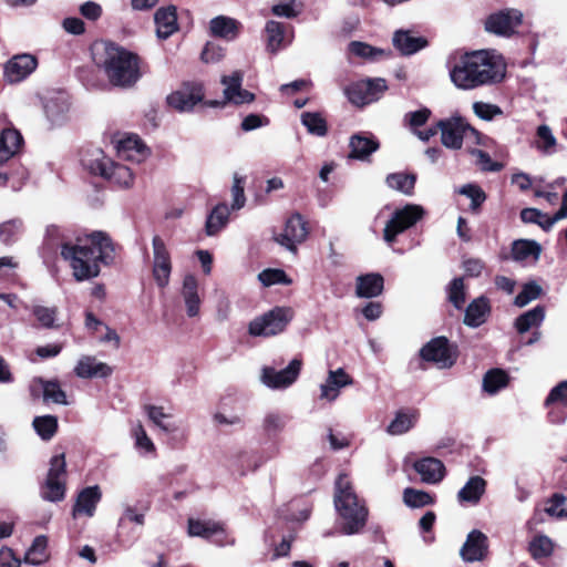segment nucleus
I'll use <instances>...</instances> for the list:
<instances>
[{
	"label": "nucleus",
	"instance_id": "bb28decb",
	"mask_svg": "<svg viewBox=\"0 0 567 567\" xmlns=\"http://www.w3.org/2000/svg\"><path fill=\"white\" fill-rule=\"evenodd\" d=\"M413 467L420 475L422 482L436 484L445 475V466L442 461L435 457H423L414 462Z\"/></svg>",
	"mask_w": 567,
	"mask_h": 567
},
{
	"label": "nucleus",
	"instance_id": "864d4df0",
	"mask_svg": "<svg viewBox=\"0 0 567 567\" xmlns=\"http://www.w3.org/2000/svg\"><path fill=\"white\" fill-rule=\"evenodd\" d=\"M23 229V223L19 218L7 220L0 224V240L11 244L18 239Z\"/></svg>",
	"mask_w": 567,
	"mask_h": 567
},
{
	"label": "nucleus",
	"instance_id": "4be33fe9",
	"mask_svg": "<svg viewBox=\"0 0 567 567\" xmlns=\"http://www.w3.org/2000/svg\"><path fill=\"white\" fill-rule=\"evenodd\" d=\"M156 35L166 40L178 30L177 9L173 4L159 7L154 14Z\"/></svg>",
	"mask_w": 567,
	"mask_h": 567
},
{
	"label": "nucleus",
	"instance_id": "a18cd8bd",
	"mask_svg": "<svg viewBox=\"0 0 567 567\" xmlns=\"http://www.w3.org/2000/svg\"><path fill=\"white\" fill-rule=\"evenodd\" d=\"M509 382L507 372L502 369H492L484 374L483 390L489 395H494L506 388Z\"/></svg>",
	"mask_w": 567,
	"mask_h": 567
},
{
	"label": "nucleus",
	"instance_id": "412c9836",
	"mask_svg": "<svg viewBox=\"0 0 567 567\" xmlns=\"http://www.w3.org/2000/svg\"><path fill=\"white\" fill-rule=\"evenodd\" d=\"M393 47L404 56H410L429 45L424 37L415 35L410 30H396L392 38Z\"/></svg>",
	"mask_w": 567,
	"mask_h": 567
},
{
	"label": "nucleus",
	"instance_id": "f03ea898",
	"mask_svg": "<svg viewBox=\"0 0 567 567\" xmlns=\"http://www.w3.org/2000/svg\"><path fill=\"white\" fill-rule=\"evenodd\" d=\"M452 83L461 90H474L503 81L506 64L503 58L492 50L464 53L450 68Z\"/></svg>",
	"mask_w": 567,
	"mask_h": 567
},
{
	"label": "nucleus",
	"instance_id": "f704fd0d",
	"mask_svg": "<svg viewBox=\"0 0 567 567\" xmlns=\"http://www.w3.org/2000/svg\"><path fill=\"white\" fill-rule=\"evenodd\" d=\"M348 50L351 54L372 62L381 61L391 56L390 50L375 48L361 41L350 42Z\"/></svg>",
	"mask_w": 567,
	"mask_h": 567
},
{
	"label": "nucleus",
	"instance_id": "c9c22d12",
	"mask_svg": "<svg viewBox=\"0 0 567 567\" xmlns=\"http://www.w3.org/2000/svg\"><path fill=\"white\" fill-rule=\"evenodd\" d=\"M419 413L414 410H400L386 427L390 435H402L410 431L416 423Z\"/></svg>",
	"mask_w": 567,
	"mask_h": 567
},
{
	"label": "nucleus",
	"instance_id": "473e14b6",
	"mask_svg": "<svg viewBox=\"0 0 567 567\" xmlns=\"http://www.w3.org/2000/svg\"><path fill=\"white\" fill-rule=\"evenodd\" d=\"M491 307L487 298L481 296L474 299L465 309L464 323L471 328L482 326L489 315Z\"/></svg>",
	"mask_w": 567,
	"mask_h": 567
},
{
	"label": "nucleus",
	"instance_id": "052dcab7",
	"mask_svg": "<svg viewBox=\"0 0 567 567\" xmlns=\"http://www.w3.org/2000/svg\"><path fill=\"white\" fill-rule=\"evenodd\" d=\"M486 481L481 476H472L458 491L457 496H482L485 493Z\"/></svg>",
	"mask_w": 567,
	"mask_h": 567
},
{
	"label": "nucleus",
	"instance_id": "20e7f679",
	"mask_svg": "<svg viewBox=\"0 0 567 567\" xmlns=\"http://www.w3.org/2000/svg\"><path fill=\"white\" fill-rule=\"evenodd\" d=\"M82 163L92 174L100 175L121 187L128 188L133 185L134 173L132 169L113 162L102 150H95L91 157L83 158Z\"/></svg>",
	"mask_w": 567,
	"mask_h": 567
},
{
	"label": "nucleus",
	"instance_id": "e2e57ef3",
	"mask_svg": "<svg viewBox=\"0 0 567 567\" xmlns=\"http://www.w3.org/2000/svg\"><path fill=\"white\" fill-rule=\"evenodd\" d=\"M473 112L477 117L484 121H492L495 116L503 114L499 106L485 102H474Z\"/></svg>",
	"mask_w": 567,
	"mask_h": 567
},
{
	"label": "nucleus",
	"instance_id": "dca6fc26",
	"mask_svg": "<svg viewBox=\"0 0 567 567\" xmlns=\"http://www.w3.org/2000/svg\"><path fill=\"white\" fill-rule=\"evenodd\" d=\"M187 533L190 537H202L205 539H212L218 546L231 545L234 540L226 539L225 528L221 523L214 520H202L189 518Z\"/></svg>",
	"mask_w": 567,
	"mask_h": 567
},
{
	"label": "nucleus",
	"instance_id": "2f4dec72",
	"mask_svg": "<svg viewBox=\"0 0 567 567\" xmlns=\"http://www.w3.org/2000/svg\"><path fill=\"white\" fill-rule=\"evenodd\" d=\"M350 157L365 159L379 148V142L370 134L359 133L350 138Z\"/></svg>",
	"mask_w": 567,
	"mask_h": 567
},
{
	"label": "nucleus",
	"instance_id": "7ed1b4c3",
	"mask_svg": "<svg viewBox=\"0 0 567 567\" xmlns=\"http://www.w3.org/2000/svg\"><path fill=\"white\" fill-rule=\"evenodd\" d=\"M109 81L121 87L134 85L141 78L137 54L114 43H105L103 54L96 61Z\"/></svg>",
	"mask_w": 567,
	"mask_h": 567
},
{
	"label": "nucleus",
	"instance_id": "72a5a7b5",
	"mask_svg": "<svg viewBox=\"0 0 567 567\" xmlns=\"http://www.w3.org/2000/svg\"><path fill=\"white\" fill-rule=\"evenodd\" d=\"M383 277L380 274H367L357 278L355 293L359 298L378 297L383 291Z\"/></svg>",
	"mask_w": 567,
	"mask_h": 567
},
{
	"label": "nucleus",
	"instance_id": "a211bd4d",
	"mask_svg": "<svg viewBox=\"0 0 567 567\" xmlns=\"http://www.w3.org/2000/svg\"><path fill=\"white\" fill-rule=\"evenodd\" d=\"M37 66L35 56L28 53L18 54L6 63L3 78L9 83H19L27 79Z\"/></svg>",
	"mask_w": 567,
	"mask_h": 567
},
{
	"label": "nucleus",
	"instance_id": "5701e85b",
	"mask_svg": "<svg viewBox=\"0 0 567 567\" xmlns=\"http://www.w3.org/2000/svg\"><path fill=\"white\" fill-rule=\"evenodd\" d=\"M65 467L66 463L64 454H58L51 458L47 477V487L49 489L50 496H64Z\"/></svg>",
	"mask_w": 567,
	"mask_h": 567
},
{
	"label": "nucleus",
	"instance_id": "ddd939ff",
	"mask_svg": "<svg viewBox=\"0 0 567 567\" xmlns=\"http://www.w3.org/2000/svg\"><path fill=\"white\" fill-rule=\"evenodd\" d=\"M153 248V277L158 287L164 288L169 282L172 260L164 239L155 235L152 239Z\"/></svg>",
	"mask_w": 567,
	"mask_h": 567
},
{
	"label": "nucleus",
	"instance_id": "5fc2aeb1",
	"mask_svg": "<svg viewBox=\"0 0 567 567\" xmlns=\"http://www.w3.org/2000/svg\"><path fill=\"white\" fill-rule=\"evenodd\" d=\"M431 111L427 107H422L417 111L408 112L403 117V123L414 134L429 121Z\"/></svg>",
	"mask_w": 567,
	"mask_h": 567
},
{
	"label": "nucleus",
	"instance_id": "58836bf2",
	"mask_svg": "<svg viewBox=\"0 0 567 567\" xmlns=\"http://www.w3.org/2000/svg\"><path fill=\"white\" fill-rule=\"evenodd\" d=\"M229 208L226 204H218L207 216L205 231L208 236L217 235L228 223Z\"/></svg>",
	"mask_w": 567,
	"mask_h": 567
},
{
	"label": "nucleus",
	"instance_id": "49530a36",
	"mask_svg": "<svg viewBox=\"0 0 567 567\" xmlns=\"http://www.w3.org/2000/svg\"><path fill=\"white\" fill-rule=\"evenodd\" d=\"M520 218L526 224H537L545 231L550 230L551 227L558 221L555 219V214L553 216H548L537 208H524L520 212Z\"/></svg>",
	"mask_w": 567,
	"mask_h": 567
},
{
	"label": "nucleus",
	"instance_id": "680f3d73",
	"mask_svg": "<svg viewBox=\"0 0 567 567\" xmlns=\"http://www.w3.org/2000/svg\"><path fill=\"white\" fill-rule=\"evenodd\" d=\"M133 436L135 439V445L140 451L151 453L155 451L154 443L148 437L146 431L141 423H137L132 429Z\"/></svg>",
	"mask_w": 567,
	"mask_h": 567
},
{
	"label": "nucleus",
	"instance_id": "aec40b11",
	"mask_svg": "<svg viewBox=\"0 0 567 567\" xmlns=\"http://www.w3.org/2000/svg\"><path fill=\"white\" fill-rule=\"evenodd\" d=\"M352 383L353 379L344 369L329 370L326 381L320 385V400L336 401L340 395L341 389Z\"/></svg>",
	"mask_w": 567,
	"mask_h": 567
},
{
	"label": "nucleus",
	"instance_id": "f257e3e1",
	"mask_svg": "<svg viewBox=\"0 0 567 567\" xmlns=\"http://www.w3.org/2000/svg\"><path fill=\"white\" fill-rule=\"evenodd\" d=\"M59 228L50 226L47 229V245L59 248L60 256L69 266L75 281L82 282L96 278L101 265L112 259L113 246L111 239L102 231H95L84 239L76 241H58Z\"/></svg>",
	"mask_w": 567,
	"mask_h": 567
},
{
	"label": "nucleus",
	"instance_id": "9b49d317",
	"mask_svg": "<svg viewBox=\"0 0 567 567\" xmlns=\"http://www.w3.org/2000/svg\"><path fill=\"white\" fill-rule=\"evenodd\" d=\"M302 361L298 358L292 359L282 370H276L272 367L261 369V383L272 390H284L292 385L301 371Z\"/></svg>",
	"mask_w": 567,
	"mask_h": 567
},
{
	"label": "nucleus",
	"instance_id": "423d86ee",
	"mask_svg": "<svg viewBox=\"0 0 567 567\" xmlns=\"http://www.w3.org/2000/svg\"><path fill=\"white\" fill-rule=\"evenodd\" d=\"M424 214V208L416 204H406L404 207L395 209L383 229L384 241L392 245L399 235L413 227L423 218Z\"/></svg>",
	"mask_w": 567,
	"mask_h": 567
},
{
	"label": "nucleus",
	"instance_id": "e433bc0d",
	"mask_svg": "<svg viewBox=\"0 0 567 567\" xmlns=\"http://www.w3.org/2000/svg\"><path fill=\"white\" fill-rule=\"evenodd\" d=\"M542 252L540 245L535 240L519 239L512 246V256L517 261H537Z\"/></svg>",
	"mask_w": 567,
	"mask_h": 567
},
{
	"label": "nucleus",
	"instance_id": "6e6552de",
	"mask_svg": "<svg viewBox=\"0 0 567 567\" xmlns=\"http://www.w3.org/2000/svg\"><path fill=\"white\" fill-rule=\"evenodd\" d=\"M523 17V12L515 8L498 10L486 18L485 30L497 37L511 38L517 33Z\"/></svg>",
	"mask_w": 567,
	"mask_h": 567
},
{
	"label": "nucleus",
	"instance_id": "cd10ccee",
	"mask_svg": "<svg viewBox=\"0 0 567 567\" xmlns=\"http://www.w3.org/2000/svg\"><path fill=\"white\" fill-rule=\"evenodd\" d=\"M74 373L81 379L106 378L112 374V368L94 357L83 355L79 359Z\"/></svg>",
	"mask_w": 567,
	"mask_h": 567
},
{
	"label": "nucleus",
	"instance_id": "3c124183",
	"mask_svg": "<svg viewBox=\"0 0 567 567\" xmlns=\"http://www.w3.org/2000/svg\"><path fill=\"white\" fill-rule=\"evenodd\" d=\"M542 295L543 288L535 280L527 281L522 286V290L515 297L514 305L523 308L538 299Z\"/></svg>",
	"mask_w": 567,
	"mask_h": 567
},
{
	"label": "nucleus",
	"instance_id": "f8f14e48",
	"mask_svg": "<svg viewBox=\"0 0 567 567\" xmlns=\"http://www.w3.org/2000/svg\"><path fill=\"white\" fill-rule=\"evenodd\" d=\"M204 100V90L200 83H185L166 97L169 107L179 113L190 112Z\"/></svg>",
	"mask_w": 567,
	"mask_h": 567
},
{
	"label": "nucleus",
	"instance_id": "c756f323",
	"mask_svg": "<svg viewBox=\"0 0 567 567\" xmlns=\"http://www.w3.org/2000/svg\"><path fill=\"white\" fill-rule=\"evenodd\" d=\"M241 24L234 18L218 16L210 20L209 29L214 37L233 41L238 37Z\"/></svg>",
	"mask_w": 567,
	"mask_h": 567
},
{
	"label": "nucleus",
	"instance_id": "8fccbe9b",
	"mask_svg": "<svg viewBox=\"0 0 567 567\" xmlns=\"http://www.w3.org/2000/svg\"><path fill=\"white\" fill-rule=\"evenodd\" d=\"M33 429L44 441L51 440L58 430V419L53 415H42L34 417Z\"/></svg>",
	"mask_w": 567,
	"mask_h": 567
},
{
	"label": "nucleus",
	"instance_id": "de8ad7c7",
	"mask_svg": "<svg viewBox=\"0 0 567 567\" xmlns=\"http://www.w3.org/2000/svg\"><path fill=\"white\" fill-rule=\"evenodd\" d=\"M144 412L148 419L164 432H173L176 430V426L168 422L172 415L166 413L163 406L146 404L144 405Z\"/></svg>",
	"mask_w": 567,
	"mask_h": 567
},
{
	"label": "nucleus",
	"instance_id": "2eb2a0df",
	"mask_svg": "<svg viewBox=\"0 0 567 567\" xmlns=\"http://www.w3.org/2000/svg\"><path fill=\"white\" fill-rule=\"evenodd\" d=\"M420 355L423 360L433 362L441 369L451 368L456 361V357L453 354L445 337H436L430 340L421 348Z\"/></svg>",
	"mask_w": 567,
	"mask_h": 567
},
{
	"label": "nucleus",
	"instance_id": "774afa93",
	"mask_svg": "<svg viewBox=\"0 0 567 567\" xmlns=\"http://www.w3.org/2000/svg\"><path fill=\"white\" fill-rule=\"evenodd\" d=\"M545 512L558 518L567 517V498H550L545 507Z\"/></svg>",
	"mask_w": 567,
	"mask_h": 567
},
{
	"label": "nucleus",
	"instance_id": "9d476101",
	"mask_svg": "<svg viewBox=\"0 0 567 567\" xmlns=\"http://www.w3.org/2000/svg\"><path fill=\"white\" fill-rule=\"evenodd\" d=\"M441 132V143L450 150H460L463 146V140L470 133L476 134V131L461 116H451L437 122Z\"/></svg>",
	"mask_w": 567,
	"mask_h": 567
},
{
	"label": "nucleus",
	"instance_id": "69168bd1",
	"mask_svg": "<svg viewBox=\"0 0 567 567\" xmlns=\"http://www.w3.org/2000/svg\"><path fill=\"white\" fill-rule=\"evenodd\" d=\"M244 178L238 176V174L234 175V183L231 187V195H233V209H240L245 206L246 197L244 193Z\"/></svg>",
	"mask_w": 567,
	"mask_h": 567
},
{
	"label": "nucleus",
	"instance_id": "ea45409f",
	"mask_svg": "<svg viewBox=\"0 0 567 567\" xmlns=\"http://www.w3.org/2000/svg\"><path fill=\"white\" fill-rule=\"evenodd\" d=\"M48 537L44 535L37 536L25 553L24 561L27 564L38 566L49 560Z\"/></svg>",
	"mask_w": 567,
	"mask_h": 567
},
{
	"label": "nucleus",
	"instance_id": "4468645a",
	"mask_svg": "<svg viewBox=\"0 0 567 567\" xmlns=\"http://www.w3.org/2000/svg\"><path fill=\"white\" fill-rule=\"evenodd\" d=\"M308 235L307 221L300 214L296 213L287 219L282 233L276 236L275 239L279 245L296 254L297 246L303 243Z\"/></svg>",
	"mask_w": 567,
	"mask_h": 567
},
{
	"label": "nucleus",
	"instance_id": "c85d7f7f",
	"mask_svg": "<svg viewBox=\"0 0 567 567\" xmlns=\"http://www.w3.org/2000/svg\"><path fill=\"white\" fill-rule=\"evenodd\" d=\"M181 295L188 317H196L199 313L202 299L198 293V281L194 275L184 277Z\"/></svg>",
	"mask_w": 567,
	"mask_h": 567
},
{
	"label": "nucleus",
	"instance_id": "09e8293b",
	"mask_svg": "<svg viewBox=\"0 0 567 567\" xmlns=\"http://www.w3.org/2000/svg\"><path fill=\"white\" fill-rule=\"evenodd\" d=\"M301 123L309 134L322 137L328 132L327 122L318 112H303Z\"/></svg>",
	"mask_w": 567,
	"mask_h": 567
},
{
	"label": "nucleus",
	"instance_id": "f3484780",
	"mask_svg": "<svg viewBox=\"0 0 567 567\" xmlns=\"http://www.w3.org/2000/svg\"><path fill=\"white\" fill-rule=\"evenodd\" d=\"M488 555V538L478 529H473L460 549V556L465 563L484 560Z\"/></svg>",
	"mask_w": 567,
	"mask_h": 567
},
{
	"label": "nucleus",
	"instance_id": "4d7b16f0",
	"mask_svg": "<svg viewBox=\"0 0 567 567\" xmlns=\"http://www.w3.org/2000/svg\"><path fill=\"white\" fill-rule=\"evenodd\" d=\"M458 193L471 199V209L474 212L477 210L486 200V195L484 190L478 185L475 184L463 185L458 189Z\"/></svg>",
	"mask_w": 567,
	"mask_h": 567
},
{
	"label": "nucleus",
	"instance_id": "a878e982",
	"mask_svg": "<svg viewBox=\"0 0 567 567\" xmlns=\"http://www.w3.org/2000/svg\"><path fill=\"white\" fill-rule=\"evenodd\" d=\"M116 151L120 158L134 163H141L148 155V150L136 135L121 138L117 142Z\"/></svg>",
	"mask_w": 567,
	"mask_h": 567
},
{
	"label": "nucleus",
	"instance_id": "0e129e2a",
	"mask_svg": "<svg viewBox=\"0 0 567 567\" xmlns=\"http://www.w3.org/2000/svg\"><path fill=\"white\" fill-rule=\"evenodd\" d=\"M472 154L476 158L477 165L482 171L485 172H499L503 168V165L498 162H494L489 154L483 150H473Z\"/></svg>",
	"mask_w": 567,
	"mask_h": 567
},
{
	"label": "nucleus",
	"instance_id": "a19ab883",
	"mask_svg": "<svg viewBox=\"0 0 567 567\" xmlns=\"http://www.w3.org/2000/svg\"><path fill=\"white\" fill-rule=\"evenodd\" d=\"M37 385L42 391L44 402H53L63 405L68 404L66 394L61 389L58 381H44L42 379H39L34 381V384L32 385V391H34Z\"/></svg>",
	"mask_w": 567,
	"mask_h": 567
},
{
	"label": "nucleus",
	"instance_id": "6ab92c4d",
	"mask_svg": "<svg viewBox=\"0 0 567 567\" xmlns=\"http://www.w3.org/2000/svg\"><path fill=\"white\" fill-rule=\"evenodd\" d=\"M244 73L241 71H234L230 75L221 78L224 85V97L226 101L234 104L250 103L255 100V95L241 87Z\"/></svg>",
	"mask_w": 567,
	"mask_h": 567
},
{
	"label": "nucleus",
	"instance_id": "1a4fd4ad",
	"mask_svg": "<svg viewBox=\"0 0 567 567\" xmlns=\"http://www.w3.org/2000/svg\"><path fill=\"white\" fill-rule=\"evenodd\" d=\"M388 90L384 79H367L354 82L346 89L349 101L357 106H364L381 99Z\"/></svg>",
	"mask_w": 567,
	"mask_h": 567
},
{
	"label": "nucleus",
	"instance_id": "c03bdc74",
	"mask_svg": "<svg viewBox=\"0 0 567 567\" xmlns=\"http://www.w3.org/2000/svg\"><path fill=\"white\" fill-rule=\"evenodd\" d=\"M289 420L287 414L269 411L262 417L261 427L268 436H276L286 429Z\"/></svg>",
	"mask_w": 567,
	"mask_h": 567
},
{
	"label": "nucleus",
	"instance_id": "b1692460",
	"mask_svg": "<svg viewBox=\"0 0 567 567\" xmlns=\"http://www.w3.org/2000/svg\"><path fill=\"white\" fill-rule=\"evenodd\" d=\"M70 105V99L65 93L58 92L51 95L44 103L47 118L53 125L63 124L69 117Z\"/></svg>",
	"mask_w": 567,
	"mask_h": 567
},
{
	"label": "nucleus",
	"instance_id": "37998d69",
	"mask_svg": "<svg viewBox=\"0 0 567 567\" xmlns=\"http://www.w3.org/2000/svg\"><path fill=\"white\" fill-rule=\"evenodd\" d=\"M416 182L415 174H408L403 172L389 174L385 178V184L396 192L411 196L414 190Z\"/></svg>",
	"mask_w": 567,
	"mask_h": 567
},
{
	"label": "nucleus",
	"instance_id": "13d9d810",
	"mask_svg": "<svg viewBox=\"0 0 567 567\" xmlns=\"http://www.w3.org/2000/svg\"><path fill=\"white\" fill-rule=\"evenodd\" d=\"M449 300L456 309H462L465 302V287L463 278H454L447 288Z\"/></svg>",
	"mask_w": 567,
	"mask_h": 567
},
{
	"label": "nucleus",
	"instance_id": "7c9ffc66",
	"mask_svg": "<svg viewBox=\"0 0 567 567\" xmlns=\"http://www.w3.org/2000/svg\"><path fill=\"white\" fill-rule=\"evenodd\" d=\"M23 137L16 128H4L0 134V161L7 163L22 147Z\"/></svg>",
	"mask_w": 567,
	"mask_h": 567
},
{
	"label": "nucleus",
	"instance_id": "6e6d98bb",
	"mask_svg": "<svg viewBox=\"0 0 567 567\" xmlns=\"http://www.w3.org/2000/svg\"><path fill=\"white\" fill-rule=\"evenodd\" d=\"M58 309L55 307L34 306L32 315L42 328H54Z\"/></svg>",
	"mask_w": 567,
	"mask_h": 567
},
{
	"label": "nucleus",
	"instance_id": "338daca9",
	"mask_svg": "<svg viewBox=\"0 0 567 567\" xmlns=\"http://www.w3.org/2000/svg\"><path fill=\"white\" fill-rule=\"evenodd\" d=\"M555 403L567 405V381H563L554 386L545 400L546 406Z\"/></svg>",
	"mask_w": 567,
	"mask_h": 567
},
{
	"label": "nucleus",
	"instance_id": "603ef678",
	"mask_svg": "<svg viewBox=\"0 0 567 567\" xmlns=\"http://www.w3.org/2000/svg\"><path fill=\"white\" fill-rule=\"evenodd\" d=\"M529 551L535 559L549 557L554 551V543L545 535L536 536L529 544Z\"/></svg>",
	"mask_w": 567,
	"mask_h": 567
},
{
	"label": "nucleus",
	"instance_id": "4c0bfd02",
	"mask_svg": "<svg viewBox=\"0 0 567 567\" xmlns=\"http://www.w3.org/2000/svg\"><path fill=\"white\" fill-rule=\"evenodd\" d=\"M545 320V307L536 306L533 309L522 313L515 320V329L518 333L523 334L532 328L539 327Z\"/></svg>",
	"mask_w": 567,
	"mask_h": 567
},
{
	"label": "nucleus",
	"instance_id": "79ce46f5",
	"mask_svg": "<svg viewBox=\"0 0 567 567\" xmlns=\"http://www.w3.org/2000/svg\"><path fill=\"white\" fill-rule=\"evenodd\" d=\"M533 145L542 154L553 155L556 153L557 138L548 125L542 124L536 130V138Z\"/></svg>",
	"mask_w": 567,
	"mask_h": 567
},
{
	"label": "nucleus",
	"instance_id": "bf43d9fd",
	"mask_svg": "<svg viewBox=\"0 0 567 567\" xmlns=\"http://www.w3.org/2000/svg\"><path fill=\"white\" fill-rule=\"evenodd\" d=\"M258 279L265 287L277 284L289 285L291 282L286 272L281 269H265L258 275Z\"/></svg>",
	"mask_w": 567,
	"mask_h": 567
},
{
	"label": "nucleus",
	"instance_id": "39448f33",
	"mask_svg": "<svg viewBox=\"0 0 567 567\" xmlns=\"http://www.w3.org/2000/svg\"><path fill=\"white\" fill-rule=\"evenodd\" d=\"M334 509L342 534H357L365 525L368 509L362 498H334Z\"/></svg>",
	"mask_w": 567,
	"mask_h": 567
},
{
	"label": "nucleus",
	"instance_id": "0eeeda50",
	"mask_svg": "<svg viewBox=\"0 0 567 567\" xmlns=\"http://www.w3.org/2000/svg\"><path fill=\"white\" fill-rule=\"evenodd\" d=\"M291 318L292 312L289 308L276 307L249 323V334L254 337L278 334L286 329Z\"/></svg>",
	"mask_w": 567,
	"mask_h": 567
},
{
	"label": "nucleus",
	"instance_id": "393cba45",
	"mask_svg": "<svg viewBox=\"0 0 567 567\" xmlns=\"http://www.w3.org/2000/svg\"><path fill=\"white\" fill-rule=\"evenodd\" d=\"M289 25L275 20H269L265 27L267 51L275 54L291 43L288 35Z\"/></svg>",
	"mask_w": 567,
	"mask_h": 567
}]
</instances>
